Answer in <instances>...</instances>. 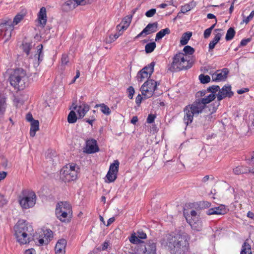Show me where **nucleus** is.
<instances>
[{
    "label": "nucleus",
    "mask_w": 254,
    "mask_h": 254,
    "mask_svg": "<svg viewBox=\"0 0 254 254\" xmlns=\"http://www.w3.org/2000/svg\"><path fill=\"white\" fill-rule=\"evenodd\" d=\"M14 28L11 19L5 18L0 20V32H12Z\"/></svg>",
    "instance_id": "4468645a"
},
{
    "label": "nucleus",
    "mask_w": 254,
    "mask_h": 254,
    "mask_svg": "<svg viewBox=\"0 0 254 254\" xmlns=\"http://www.w3.org/2000/svg\"><path fill=\"white\" fill-rule=\"evenodd\" d=\"M61 210L62 211H65L68 213H70L71 211V208L70 204L67 202H62L59 203L57 205L56 210Z\"/></svg>",
    "instance_id": "393cba45"
},
{
    "label": "nucleus",
    "mask_w": 254,
    "mask_h": 254,
    "mask_svg": "<svg viewBox=\"0 0 254 254\" xmlns=\"http://www.w3.org/2000/svg\"><path fill=\"white\" fill-rule=\"evenodd\" d=\"M99 151L97 141L94 139L86 140V146L84 148V152L87 154L94 153Z\"/></svg>",
    "instance_id": "9b49d317"
},
{
    "label": "nucleus",
    "mask_w": 254,
    "mask_h": 254,
    "mask_svg": "<svg viewBox=\"0 0 254 254\" xmlns=\"http://www.w3.org/2000/svg\"><path fill=\"white\" fill-rule=\"evenodd\" d=\"M191 108L193 113L196 115L201 113L203 110L206 108V105L201 99H196L192 104L188 105Z\"/></svg>",
    "instance_id": "f8f14e48"
},
{
    "label": "nucleus",
    "mask_w": 254,
    "mask_h": 254,
    "mask_svg": "<svg viewBox=\"0 0 254 254\" xmlns=\"http://www.w3.org/2000/svg\"><path fill=\"white\" fill-rule=\"evenodd\" d=\"M38 20L39 24L43 27L47 22V15L46 8L42 7L38 13Z\"/></svg>",
    "instance_id": "412c9836"
},
{
    "label": "nucleus",
    "mask_w": 254,
    "mask_h": 254,
    "mask_svg": "<svg viewBox=\"0 0 254 254\" xmlns=\"http://www.w3.org/2000/svg\"><path fill=\"white\" fill-rule=\"evenodd\" d=\"M183 51L186 55H192L195 51L194 49L190 46H186L183 49Z\"/></svg>",
    "instance_id": "a18cd8bd"
},
{
    "label": "nucleus",
    "mask_w": 254,
    "mask_h": 254,
    "mask_svg": "<svg viewBox=\"0 0 254 254\" xmlns=\"http://www.w3.org/2000/svg\"><path fill=\"white\" fill-rule=\"evenodd\" d=\"M240 254H252L251 246L247 241L243 243Z\"/></svg>",
    "instance_id": "7c9ffc66"
},
{
    "label": "nucleus",
    "mask_w": 254,
    "mask_h": 254,
    "mask_svg": "<svg viewBox=\"0 0 254 254\" xmlns=\"http://www.w3.org/2000/svg\"><path fill=\"white\" fill-rule=\"evenodd\" d=\"M79 170L78 166L75 164L66 165L61 170L60 178L65 183L73 181L77 179Z\"/></svg>",
    "instance_id": "39448f33"
},
{
    "label": "nucleus",
    "mask_w": 254,
    "mask_h": 254,
    "mask_svg": "<svg viewBox=\"0 0 254 254\" xmlns=\"http://www.w3.org/2000/svg\"><path fill=\"white\" fill-rule=\"evenodd\" d=\"M98 107H100L101 111L105 115L108 116L111 114V111L110 109L105 104L102 103L100 104H97L95 107L96 108Z\"/></svg>",
    "instance_id": "2f4dec72"
},
{
    "label": "nucleus",
    "mask_w": 254,
    "mask_h": 254,
    "mask_svg": "<svg viewBox=\"0 0 254 254\" xmlns=\"http://www.w3.org/2000/svg\"><path fill=\"white\" fill-rule=\"evenodd\" d=\"M234 174L238 175L243 174L249 173L251 172V169L246 166H239L233 169V171Z\"/></svg>",
    "instance_id": "b1692460"
},
{
    "label": "nucleus",
    "mask_w": 254,
    "mask_h": 254,
    "mask_svg": "<svg viewBox=\"0 0 254 254\" xmlns=\"http://www.w3.org/2000/svg\"><path fill=\"white\" fill-rule=\"evenodd\" d=\"M74 2L76 7L79 5H84L86 4L85 0H74Z\"/></svg>",
    "instance_id": "052dcab7"
},
{
    "label": "nucleus",
    "mask_w": 254,
    "mask_h": 254,
    "mask_svg": "<svg viewBox=\"0 0 254 254\" xmlns=\"http://www.w3.org/2000/svg\"><path fill=\"white\" fill-rule=\"evenodd\" d=\"M42 50H43V45L40 44V45H39L38 46H37V53H38V54H36L35 55V57L36 58H37V55H38V61L39 62H41L43 60V56H44V54L42 52Z\"/></svg>",
    "instance_id": "ea45409f"
},
{
    "label": "nucleus",
    "mask_w": 254,
    "mask_h": 254,
    "mask_svg": "<svg viewBox=\"0 0 254 254\" xmlns=\"http://www.w3.org/2000/svg\"><path fill=\"white\" fill-rule=\"evenodd\" d=\"M191 66V63L187 59V56L180 52L176 54L173 58V62L169 69L172 72H176L188 69Z\"/></svg>",
    "instance_id": "20e7f679"
},
{
    "label": "nucleus",
    "mask_w": 254,
    "mask_h": 254,
    "mask_svg": "<svg viewBox=\"0 0 254 254\" xmlns=\"http://www.w3.org/2000/svg\"><path fill=\"white\" fill-rule=\"evenodd\" d=\"M77 119V116L74 111H71L67 116V122L69 124L75 123Z\"/></svg>",
    "instance_id": "c9c22d12"
},
{
    "label": "nucleus",
    "mask_w": 254,
    "mask_h": 254,
    "mask_svg": "<svg viewBox=\"0 0 254 254\" xmlns=\"http://www.w3.org/2000/svg\"><path fill=\"white\" fill-rule=\"evenodd\" d=\"M219 86L218 85H212L209 86L207 88V91L208 92H211V93L216 94V92L218 91L219 90Z\"/></svg>",
    "instance_id": "49530a36"
},
{
    "label": "nucleus",
    "mask_w": 254,
    "mask_h": 254,
    "mask_svg": "<svg viewBox=\"0 0 254 254\" xmlns=\"http://www.w3.org/2000/svg\"><path fill=\"white\" fill-rule=\"evenodd\" d=\"M6 203L5 199L3 195L0 194V207Z\"/></svg>",
    "instance_id": "69168bd1"
},
{
    "label": "nucleus",
    "mask_w": 254,
    "mask_h": 254,
    "mask_svg": "<svg viewBox=\"0 0 254 254\" xmlns=\"http://www.w3.org/2000/svg\"><path fill=\"white\" fill-rule=\"evenodd\" d=\"M74 3V0H68L65 2L66 4L68 5L70 8H74L76 7Z\"/></svg>",
    "instance_id": "13d9d810"
},
{
    "label": "nucleus",
    "mask_w": 254,
    "mask_h": 254,
    "mask_svg": "<svg viewBox=\"0 0 254 254\" xmlns=\"http://www.w3.org/2000/svg\"><path fill=\"white\" fill-rule=\"evenodd\" d=\"M191 9V7L190 6L189 3L186 4L183 6H181V11L182 13H185L187 12L190 10Z\"/></svg>",
    "instance_id": "603ef678"
},
{
    "label": "nucleus",
    "mask_w": 254,
    "mask_h": 254,
    "mask_svg": "<svg viewBox=\"0 0 254 254\" xmlns=\"http://www.w3.org/2000/svg\"><path fill=\"white\" fill-rule=\"evenodd\" d=\"M34 44L33 42H26L23 41L22 45V48L23 52H24L27 56L30 54V50L34 47Z\"/></svg>",
    "instance_id": "c85d7f7f"
},
{
    "label": "nucleus",
    "mask_w": 254,
    "mask_h": 254,
    "mask_svg": "<svg viewBox=\"0 0 254 254\" xmlns=\"http://www.w3.org/2000/svg\"><path fill=\"white\" fill-rule=\"evenodd\" d=\"M216 97H217V94H213V93H210L208 96H206L204 98H200L204 103L207 105V104H209L211 101H213Z\"/></svg>",
    "instance_id": "e433bc0d"
},
{
    "label": "nucleus",
    "mask_w": 254,
    "mask_h": 254,
    "mask_svg": "<svg viewBox=\"0 0 254 254\" xmlns=\"http://www.w3.org/2000/svg\"><path fill=\"white\" fill-rule=\"evenodd\" d=\"M156 47L155 42L147 43L145 46V51L146 53H152Z\"/></svg>",
    "instance_id": "4c0bfd02"
},
{
    "label": "nucleus",
    "mask_w": 254,
    "mask_h": 254,
    "mask_svg": "<svg viewBox=\"0 0 254 254\" xmlns=\"http://www.w3.org/2000/svg\"><path fill=\"white\" fill-rule=\"evenodd\" d=\"M233 95L234 93L231 90V85H225L221 89L219 88L217 94V100L218 101H220L226 97L231 98Z\"/></svg>",
    "instance_id": "9d476101"
},
{
    "label": "nucleus",
    "mask_w": 254,
    "mask_h": 254,
    "mask_svg": "<svg viewBox=\"0 0 254 254\" xmlns=\"http://www.w3.org/2000/svg\"><path fill=\"white\" fill-rule=\"evenodd\" d=\"M186 219L192 229L196 231H200L201 230L202 224L199 218L194 220H188V218H186Z\"/></svg>",
    "instance_id": "aec40b11"
},
{
    "label": "nucleus",
    "mask_w": 254,
    "mask_h": 254,
    "mask_svg": "<svg viewBox=\"0 0 254 254\" xmlns=\"http://www.w3.org/2000/svg\"><path fill=\"white\" fill-rule=\"evenodd\" d=\"M229 73L228 68H223L221 71H218L212 75V80L213 81L225 80Z\"/></svg>",
    "instance_id": "a211bd4d"
},
{
    "label": "nucleus",
    "mask_w": 254,
    "mask_h": 254,
    "mask_svg": "<svg viewBox=\"0 0 254 254\" xmlns=\"http://www.w3.org/2000/svg\"><path fill=\"white\" fill-rule=\"evenodd\" d=\"M251 41H252L251 38H248L242 39L240 42V45H239V47H244V46H246Z\"/></svg>",
    "instance_id": "864d4df0"
},
{
    "label": "nucleus",
    "mask_w": 254,
    "mask_h": 254,
    "mask_svg": "<svg viewBox=\"0 0 254 254\" xmlns=\"http://www.w3.org/2000/svg\"><path fill=\"white\" fill-rule=\"evenodd\" d=\"M28 80L26 71L22 68H17L11 74L9 81L11 86L15 89L22 90L27 85Z\"/></svg>",
    "instance_id": "7ed1b4c3"
},
{
    "label": "nucleus",
    "mask_w": 254,
    "mask_h": 254,
    "mask_svg": "<svg viewBox=\"0 0 254 254\" xmlns=\"http://www.w3.org/2000/svg\"><path fill=\"white\" fill-rule=\"evenodd\" d=\"M119 165L120 163L119 161L118 160H115L114 162L110 165L108 172H112L117 175L119 171Z\"/></svg>",
    "instance_id": "c756f323"
},
{
    "label": "nucleus",
    "mask_w": 254,
    "mask_h": 254,
    "mask_svg": "<svg viewBox=\"0 0 254 254\" xmlns=\"http://www.w3.org/2000/svg\"><path fill=\"white\" fill-rule=\"evenodd\" d=\"M189 243L186 237L181 234L169 236L167 238L166 247L172 254H186Z\"/></svg>",
    "instance_id": "f03ea898"
},
{
    "label": "nucleus",
    "mask_w": 254,
    "mask_h": 254,
    "mask_svg": "<svg viewBox=\"0 0 254 254\" xmlns=\"http://www.w3.org/2000/svg\"><path fill=\"white\" fill-rule=\"evenodd\" d=\"M188 218V220H194L199 218V215H197V213L195 210H192L190 212V216H189Z\"/></svg>",
    "instance_id": "de8ad7c7"
},
{
    "label": "nucleus",
    "mask_w": 254,
    "mask_h": 254,
    "mask_svg": "<svg viewBox=\"0 0 254 254\" xmlns=\"http://www.w3.org/2000/svg\"><path fill=\"white\" fill-rule=\"evenodd\" d=\"M136 254H156V242L149 240L136 246Z\"/></svg>",
    "instance_id": "0eeeda50"
},
{
    "label": "nucleus",
    "mask_w": 254,
    "mask_h": 254,
    "mask_svg": "<svg viewBox=\"0 0 254 254\" xmlns=\"http://www.w3.org/2000/svg\"><path fill=\"white\" fill-rule=\"evenodd\" d=\"M156 11L155 8H151L145 12V15L147 17H151L155 14Z\"/></svg>",
    "instance_id": "5fc2aeb1"
},
{
    "label": "nucleus",
    "mask_w": 254,
    "mask_h": 254,
    "mask_svg": "<svg viewBox=\"0 0 254 254\" xmlns=\"http://www.w3.org/2000/svg\"><path fill=\"white\" fill-rule=\"evenodd\" d=\"M36 195L33 191L23 190L18 197L20 206L23 209H27L33 207L36 201Z\"/></svg>",
    "instance_id": "423d86ee"
},
{
    "label": "nucleus",
    "mask_w": 254,
    "mask_h": 254,
    "mask_svg": "<svg viewBox=\"0 0 254 254\" xmlns=\"http://www.w3.org/2000/svg\"><path fill=\"white\" fill-rule=\"evenodd\" d=\"M198 78L201 83L206 84L210 81V77L208 75L201 74L199 75Z\"/></svg>",
    "instance_id": "79ce46f5"
},
{
    "label": "nucleus",
    "mask_w": 254,
    "mask_h": 254,
    "mask_svg": "<svg viewBox=\"0 0 254 254\" xmlns=\"http://www.w3.org/2000/svg\"><path fill=\"white\" fill-rule=\"evenodd\" d=\"M66 244L67 241L65 239L59 240L55 248V254H65Z\"/></svg>",
    "instance_id": "f3484780"
},
{
    "label": "nucleus",
    "mask_w": 254,
    "mask_h": 254,
    "mask_svg": "<svg viewBox=\"0 0 254 254\" xmlns=\"http://www.w3.org/2000/svg\"><path fill=\"white\" fill-rule=\"evenodd\" d=\"M214 179V178L212 175H206L202 178V182L203 183H206L210 180L213 181Z\"/></svg>",
    "instance_id": "bf43d9fd"
},
{
    "label": "nucleus",
    "mask_w": 254,
    "mask_h": 254,
    "mask_svg": "<svg viewBox=\"0 0 254 254\" xmlns=\"http://www.w3.org/2000/svg\"><path fill=\"white\" fill-rule=\"evenodd\" d=\"M26 14L27 11L25 9H22L20 12L18 13L12 21L14 26L19 23L24 19Z\"/></svg>",
    "instance_id": "5701e85b"
},
{
    "label": "nucleus",
    "mask_w": 254,
    "mask_h": 254,
    "mask_svg": "<svg viewBox=\"0 0 254 254\" xmlns=\"http://www.w3.org/2000/svg\"><path fill=\"white\" fill-rule=\"evenodd\" d=\"M199 205L202 208H209L211 205V203L208 201H203L200 202Z\"/></svg>",
    "instance_id": "4d7b16f0"
},
{
    "label": "nucleus",
    "mask_w": 254,
    "mask_h": 254,
    "mask_svg": "<svg viewBox=\"0 0 254 254\" xmlns=\"http://www.w3.org/2000/svg\"><path fill=\"white\" fill-rule=\"evenodd\" d=\"M76 108H77V112L79 118L82 119L89 111L90 107L87 104L83 103L82 105L78 107L77 106H75L73 107L74 110H76Z\"/></svg>",
    "instance_id": "6ab92c4d"
},
{
    "label": "nucleus",
    "mask_w": 254,
    "mask_h": 254,
    "mask_svg": "<svg viewBox=\"0 0 254 254\" xmlns=\"http://www.w3.org/2000/svg\"><path fill=\"white\" fill-rule=\"evenodd\" d=\"M14 236L20 245H26L32 240V226L24 220H19L14 226Z\"/></svg>",
    "instance_id": "f257e3e1"
},
{
    "label": "nucleus",
    "mask_w": 254,
    "mask_h": 254,
    "mask_svg": "<svg viewBox=\"0 0 254 254\" xmlns=\"http://www.w3.org/2000/svg\"><path fill=\"white\" fill-rule=\"evenodd\" d=\"M35 250L33 249H28L25 251L24 254H35Z\"/></svg>",
    "instance_id": "774afa93"
},
{
    "label": "nucleus",
    "mask_w": 254,
    "mask_h": 254,
    "mask_svg": "<svg viewBox=\"0 0 254 254\" xmlns=\"http://www.w3.org/2000/svg\"><path fill=\"white\" fill-rule=\"evenodd\" d=\"M26 119L28 122H30L31 123H32V122H33L34 120L31 113H28L26 115Z\"/></svg>",
    "instance_id": "338daca9"
},
{
    "label": "nucleus",
    "mask_w": 254,
    "mask_h": 254,
    "mask_svg": "<svg viewBox=\"0 0 254 254\" xmlns=\"http://www.w3.org/2000/svg\"><path fill=\"white\" fill-rule=\"evenodd\" d=\"M221 38V35L218 33L217 34H216L215 36V37L213 38V39L210 41V42L209 44V51H210L212 50L216 44L219 41Z\"/></svg>",
    "instance_id": "473e14b6"
},
{
    "label": "nucleus",
    "mask_w": 254,
    "mask_h": 254,
    "mask_svg": "<svg viewBox=\"0 0 254 254\" xmlns=\"http://www.w3.org/2000/svg\"><path fill=\"white\" fill-rule=\"evenodd\" d=\"M157 22L149 23L141 32H156L159 30Z\"/></svg>",
    "instance_id": "bb28decb"
},
{
    "label": "nucleus",
    "mask_w": 254,
    "mask_h": 254,
    "mask_svg": "<svg viewBox=\"0 0 254 254\" xmlns=\"http://www.w3.org/2000/svg\"><path fill=\"white\" fill-rule=\"evenodd\" d=\"M156 118L155 115L150 114H149L147 118V123L149 124H152L154 122V120Z\"/></svg>",
    "instance_id": "6e6d98bb"
},
{
    "label": "nucleus",
    "mask_w": 254,
    "mask_h": 254,
    "mask_svg": "<svg viewBox=\"0 0 254 254\" xmlns=\"http://www.w3.org/2000/svg\"><path fill=\"white\" fill-rule=\"evenodd\" d=\"M138 239H145L146 238L147 236L146 233H145L142 230H139L137 231L136 233Z\"/></svg>",
    "instance_id": "09e8293b"
},
{
    "label": "nucleus",
    "mask_w": 254,
    "mask_h": 254,
    "mask_svg": "<svg viewBox=\"0 0 254 254\" xmlns=\"http://www.w3.org/2000/svg\"><path fill=\"white\" fill-rule=\"evenodd\" d=\"M168 33H157L155 37V41H157L158 40L162 39L166 34H168Z\"/></svg>",
    "instance_id": "0e129e2a"
},
{
    "label": "nucleus",
    "mask_w": 254,
    "mask_h": 254,
    "mask_svg": "<svg viewBox=\"0 0 254 254\" xmlns=\"http://www.w3.org/2000/svg\"><path fill=\"white\" fill-rule=\"evenodd\" d=\"M243 17V23H248L254 16V10H253L250 15L248 16H246L244 14L242 15Z\"/></svg>",
    "instance_id": "c03bdc74"
},
{
    "label": "nucleus",
    "mask_w": 254,
    "mask_h": 254,
    "mask_svg": "<svg viewBox=\"0 0 254 254\" xmlns=\"http://www.w3.org/2000/svg\"><path fill=\"white\" fill-rule=\"evenodd\" d=\"M106 177L107 178V181L106 182L110 183L114 182L117 178V175L114 174L112 172H108Z\"/></svg>",
    "instance_id": "58836bf2"
},
{
    "label": "nucleus",
    "mask_w": 254,
    "mask_h": 254,
    "mask_svg": "<svg viewBox=\"0 0 254 254\" xmlns=\"http://www.w3.org/2000/svg\"><path fill=\"white\" fill-rule=\"evenodd\" d=\"M134 89L132 86H129L127 89V93L128 94V97L130 99H132L133 98V96L134 94Z\"/></svg>",
    "instance_id": "3c124183"
},
{
    "label": "nucleus",
    "mask_w": 254,
    "mask_h": 254,
    "mask_svg": "<svg viewBox=\"0 0 254 254\" xmlns=\"http://www.w3.org/2000/svg\"><path fill=\"white\" fill-rule=\"evenodd\" d=\"M11 37V33H0V41L3 40L6 42Z\"/></svg>",
    "instance_id": "37998d69"
},
{
    "label": "nucleus",
    "mask_w": 254,
    "mask_h": 254,
    "mask_svg": "<svg viewBox=\"0 0 254 254\" xmlns=\"http://www.w3.org/2000/svg\"><path fill=\"white\" fill-rule=\"evenodd\" d=\"M131 18L130 17H125L122 20V22L117 25V28L119 32L121 30H126L129 26Z\"/></svg>",
    "instance_id": "4be33fe9"
},
{
    "label": "nucleus",
    "mask_w": 254,
    "mask_h": 254,
    "mask_svg": "<svg viewBox=\"0 0 254 254\" xmlns=\"http://www.w3.org/2000/svg\"><path fill=\"white\" fill-rule=\"evenodd\" d=\"M236 33H227L225 39L226 41H230L233 39Z\"/></svg>",
    "instance_id": "680f3d73"
},
{
    "label": "nucleus",
    "mask_w": 254,
    "mask_h": 254,
    "mask_svg": "<svg viewBox=\"0 0 254 254\" xmlns=\"http://www.w3.org/2000/svg\"><path fill=\"white\" fill-rule=\"evenodd\" d=\"M154 62H151L150 64L145 66L142 69H141L137 73L136 75V78L138 82H141L143 81L145 79H149L154 71Z\"/></svg>",
    "instance_id": "1a4fd4ad"
},
{
    "label": "nucleus",
    "mask_w": 254,
    "mask_h": 254,
    "mask_svg": "<svg viewBox=\"0 0 254 254\" xmlns=\"http://www.w3.org/2000/svg\"><path fill=\"white\" fill-rule=\"evenodd\" d=\"M121 34H118L116 33L114 34H110L109 36H107L104 40V42H105L107 44H110L112 42H114L117 38H118Z\"/></svg>",
    "instance_id": "f704fd0d"
},
{
    "label": "nucleus",
    "mask_w": 254,
    "mask_h": 254,
    "mask_svg": "<svg viewBox=\"0 0 254 254\" xmlns=\"http://www.w3.org/2000/svg\"><path fill=\"white\" fill-rule=\"evenodd\" d=\"M129 241L131 243L136 244L137 246L139 245L143 241L139 240L135 233L132 234L129 238Z\"/></svg>",
    "instance_id": "a19ab883"
},
{
    "label": "nucleus",
    "mask_w": 254,
    "mask_h": 254,
    "mask_svg": "<svg viewBox=\"0 0 254 254\" xmlns=\"http://www.w3.org/2000/svg\"><path fill=\"white\" fill-rule=\"evenodd\" d=\"M183 111L185 114L184 117V123L187 126H188L192 122L193 116L196 115L193 113L191 108H190V106L188 105L185 107Z\"/></svg>",
    "instance_id": "dca6fc26"
},
{
    "label": "nucleus",
    "mask_w": 254,
    "mask_h": 254,
    "mask_svg": "<svg viewBox=\"0 0 254 254\" xmlns=\"http://www.w3.org/2000/svg\"><path fill=\"white\" fill-rule=\"evenodd\" d=\"M142 99L143 97L140 94H138L136 97L135 103L138 106H140Z\"/></svg>",
    "instance_id": "e2e57ef3"
},
{
    "label": "nucleus",
    "mask_w": 254,
    "mask_h": 254,
    "mask_svg": "<svg viewBox=\"0 0 254 254\" xmlns=\"http://www.w3.org/2000/svg\"><path fill=\"white\" fill-rule=\"evenodd\" d=\"M192 33H184L181 38L180 44L182 45H186L191 37Z\"/></svg>",
    "instance_id": "72a5a7b5"
},
{
    "label": "nucleus",
    "mask_w": 254,
    "mask_h": 254,
    "mask_svg": "<svg viewBox=\"0 0 254 254\" xmlns=\"http://www.w3.org/2000/svg\"><path fill=\"white\" fill-rule=\"evenodd\" d=\"M53 237V232L50 229H46L43 234L40 235L38 239L39 245H47Z\"/></svg>",
    "instance_id": "ddd939ff"
},
{
    "label": "nucleus",
    "mask_w": 254,
    "mask_h": 254,
    "mask_svg": "<svg viewBox=\"0 0 254 254\" xmlns=\"http://www.w3.org/2000/svg\"><path fill=\"white\" fill-rule=\"evenodd\" d=\"M61 62H62V64L63 65H65L67 64L69 62V59H68V56L66 54H63L62 59H61Z\"/></svg>",
    "instance_id": "8fccbe9b"
},
{
    "label": "nucleus",
    "mask_w": 254,
    "mask_h": 254,
    "mask_svg": "<svg viewBox=\"0 0 254 254\" xmlns=\"http://www.w3.org/2000/svg\"><path fill=\"white\" fill-rule=\"evenodd\" d=\"M39 129V123L38 120H34L31 123L30 130V135L34 137L35 135L36 132Z\"/></svg>",
    "instance_id": "a878e982"
},
{
    "label": "nucleus",
    "mask_w": 254,
    "mask_h": 254,
    "mask_svg": "<svg viewBox=\"0 0 254 254\" xmlns=\"http://www.w3.org/2000/svg\"><path fill=\"white\" fill-rule=\"evenodd\" d=\"M159 84V83L157 81L148 79L140 88V91L144 98L146 99L152 97Z\"/></svg>",
    "instance_id": "6e6552de"
},
{
    "label": "nucleus",
    "mask_w": 254,
    "mask_h": 254,
    "mask_svg": "<svg viewBox=\"0 0 254 254\" xmlns=\"http://www.w3.org/2000/svg\"><path fill=\"white\" fill-rule=\"evenodd\" d=\"M57 217L62 222H65L66 218H67L70 213L62 211V210H56L55 211Z\"/></svg>",
    "instance_id": "cd10ccee"
},
{
    "label": "nucleus",
    "mask_w": 254,
    "mask_h": 254,
    "mask_svg": "<svg viewBox=\"0 0 254 254\" xmlns=\"http://www.w3.org/2000/svg\"><path fill=\"white\" fill-rule=\"evenodd\" d=\"M228 209L224 205H220L218 207H215L208 209L206 213L208 215H224L227 213Z\"/></svg>",
    "instance_id": "2eb2a0df"
}]
</instances>
